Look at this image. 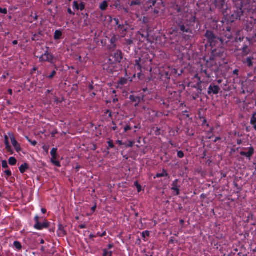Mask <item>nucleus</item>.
Returning <instances> with one entry per match:
<instances>
[{
  "label": "nucleus",
  "instance_id": "1",
  "mask_svg": "<svg viewBox=\"0 0 256 256\" xmlns=\"http://www.w3.org/2000/svg\"><path fill=\"white\" fill-rule=\"evenodd\" d=\"M196 18L193 15L178 20L176 21V32L182 35L184 40H190L192 38V27L196 23Z\"/></svg>",
  "mask_w": 256,
  "mask_h": 256
},
{
  "label": "nucleus",
  "instance_id": "2",
  "mask_svg": "<svg viewBox=\"0 0 256 256\" xmlns=\"http://www.w3.org/2000/svg\"><path fill=\"white\" fill-rule=\"evenodd\" d=\"M204 36L212 48L214 47L218 48L222 46L223 45V40L216 36L214 32L211 30H206Z\"/></svg>",
  "mask_w": 256,
  "mask_h": 256
},
{
  "label": "nucleus",
  "instance_id": "3",
  "mask_svg": "<svg viewBox=\"0 0 256 256\" xmlns=\"http://www.w3.org/2000/svg\"><path fill=\"white\" fill-rule=\"evenodd\" d=\"M234 4V13L230 17V20L234 22V20L240 19L241 16L243 14V0H233Z\"/></svg>",
  "mask_w": 256,
  "mask_h": 256
},
{
  "label": "nucleus",
  "instance_id": "4",
  "mask_svg": "<svg viewBox=\"0 0 256 256\" xmlns=\"http://www.w3.org/2000/svg\"><path fill=\"white\" fill-rule=\"evenodd\" d=\"M36 56L39 58L40 62H48L52 64H55V57L50 52V48L48 46L46 47V50L44 54Z\"/></svg>",
  "mask_w": 256,
  "mask_h": 256
},
{
  "label": "nucleus",
  "instance_id": "5",
  "mask_svg": "<svg viewBox=\"0 0 256 256\" xmlns=\"http://www.w3.org/2000/svg\"><path fill=\"white\" fill-rule=\"evenodd\" d=\"M160 74L162 78L169 80L172 76L178 74V70L172 67L168 66L165 68L164 70L160 72Z\"/></svg>",
  "mask_w": 256,
  "mask_h": 256
},
{
  "label": "nucleus",
  "instance_id": "6",
  "mask_svg": "<svg viewBox=\"0 0 256 256\" xmlns=\"http://www.w3.org/2000/svg\"><path fill=\"white\" fill-rule=\"evenodd\" d=\"M123 58L122 51L117 50L110 56L109 61L111 64L120 63Z\"/></svg>",
  "mask_w": 256,
  "mask_h": 256
},
{
  "label": "nucleus",
  "instance_id": "7",
  "mask_svg": "<svg viewBox=\"0 0 256 256\" xmlns=\"http://www.w3.org/2000/svg\"><path fill=\"white\" fill-rule=\"evenodd\" d=\"M40 217L36 215L34 217V220L35 222V224L34 226V228L37 230H42L44 228H48L50 223L47 220H45L42 223H41L39 221Z\"/></svg>",
  "mask_w": 256,
  "mask_h": 256
},
{
  "label": "nucleus",
  "instance_id": "8",
  "mask_svg": "<svg viewBox=\"0 0 256 256\" xmlns=\"http://www.w3.org/2000/svg\"><path fill=\"white\" fill-rule=\"evenodd\" d=\"M216 7L221 10L223 14L226 16L228 15V6L226 3V0H216Z\"/></svg>",
  "mask_w": 256,
  "mask_h": 256
},
{
  "label": "nucleus",
  "instance_id": "9",
  "mask_svg": "<svg viewBox=\"0 0 256 256\" xmlns=\"http://www.w3.org/2000/svg\"><path fill=\"white\" fill-rule=\"evenodd\" d=\"M250 146L248 148H242L244 150L240 151V154L242 156L246 157L248 159L250 160L254 154V148L250 144Z\"/></svg>",
  "mask_w": 256,
  "mask_h": 256
},
{
  "label": "nucleus",
  "instance_id": "10",
  "mask_svg": "<svg viewBox=\"0 0 256 256\" xmlns=\"http://www.w3.org/2000/svg\"><path fill=\"white\" fill-rule=\"evenodd\" d=\"M57 150L56 148H52L50 152V154L52 156L51 162L52 164L58 167H60V163L59 161L56 160L57 158Z\"/></svg>",
  "mask_w": 256,
  "mask_h": 256
},
{
  "label": "nucleus",
  "instance_id": "11",
  "mask_svg": "<svg viewBox=\"0 0 256 256\" xmlns=\"http://www.w3.org/2000/svg\"><path fill=\"white\" fill-rule=\"evenodd\" d=\"M220 90V88L214 84H211L208 88V95L218 94Z\"/></svg>",
  "mask_w": 256,
  "mask_h": 256
},
{
  "label": "nucleus",
  "instance_id": "12",
  "mask_svg": "<svg viewBox=\"0 0 256 256\" xmlns=\"http://www.w3.org/2000/svg\"><path fill=\"white\" fill-rule=\"evenodd\" d=\"M8 135L10 137L12 144L13 146L14 147L15 150H16V152H19L22 150V148L20 144L17 142L12 134L9 133Z\"/></svg>",
  "mask_w": 256,
  "mask_h": 256
},
{
  "label": "nucleus",
  "instance_id": "13",
  "mask_svg": "<svg viewBox=\"0 0 256 256\" xmlns=\"http://www.w3.org/2000/svg\"><path fill=\"white\" fill-rule=\"evenodd\" d=\"M137 37L140 42H144V40L148 41L149 34L148 30H142L137 34Z\"/></svg>",
  "mask_w": 256,
  "mask_h": 256
},
{
  "label": "nucleus",
  "instance_id": "14",
  "mask_svg": "<svg viewBox=\"0 0 256 256\" xmlns=\"http://www.w3.org/2000/svg\"><path fill=\"white\" fill-rule=\"evenodd\" d=\"M144 94H142V96H136L134 95H130V96L129 98L132 102H136V104H134V106L136 107L138 106L139 104L141 102V101L144 100Z\"/></svg>",
  "mask_w": 256,
  "mask_h": 256
},
{
  "label": "nucleus",
  "instance_id": "15",
  "mask_svg": "<svg viewBox=\"0 0 256 256\" xmlns=\"http://www.w3.org/2000/svg\"><path fill=\"white\" fill-rule=\"evenodd\" d=\"M86 6L85 3L83 2H80V3L74 0L73 2L74 8L77 10L82 11L84 10Z\"/></svg>",
  "mask_w": 256,
  "mask_h": 256
},
{
  "label": "nucleus",
  "instance_id": "16",
  "mask_svg": "<svg viewBox=\"0 0 256 256\" xmlns=\"http://www.w3.org/2000/svg\"><path fill=\"white\" fill-rule=\"evenodd\" d=\"M220 47L218 48L213 49L212 50V55L214 57H222L223 56L224 50L222 48H219Z\"/></svg>",
  "mask_w": 256,
  "mask_h": 256
},
{
  "label": "nucleus",
  "instance_id": "17",
  "mask_svg": "<svg viewBox=\"0 0 256 256\" xmlns=\"http://www.w3.org/2000/svg\"><path fill=\"white\" fill-rule=\"evenodd\" d=\"M118 29L120 32L122 36H124L129 29V26L126 24H119Z\"/></svg>",
  "mask_w": 256,
  "mask_h": 256
},
{
  "label": "nucleus",
  "instance_id": "18",
  "mask_svg": "<svg viewBox=\"0 0 256 256\" xmlns=\"http://www.w3.org/2000/svg\"><path fill=\"white\" fill-rule=\"evenodd\" d=\"M178 180H176L172 182V184L171 190L176 192V196H178L180 194V189H179L178 185Z\"/></svg>",
  "mask_w": 256,
  "mask_h": 256
},
{
  "label": "nucleus",
  "instance_id": "19",
  "mask_svg": "<svg viewBox=\"0 0 256 256\" xmlns=\"http://www.w3.org/2000/svg\"><path fill=\"white\" fill-rule=\"evenodd\" d=\"M254 58L252 56L248 57L246 59H244L242 60V62L244 64L247 65V66L249 68H251L253 66L254 63L253 60Z\"/></svg>",
  "mask_w": 256,
  "mask_h": 256
},
{
  "label": "nucleus",
  "instance_id": "20",
  "mask_svg": "<svg viewBox=\"0 0 256 256\" xmlns=\"http://www.w3.org/2000/svg\"><path fill=\"white\" fill-rule=\"evenodd\" d=\"M58 234L60 236H63L66 234V232L64 230V226L61 224L58 225Z\"/></svg>",
  "mask_w": 256,
  "mask_h": 256
},
{
  "label": "nucleus",
  "instance_id": "21",
  "mask_svg": "<svg viewBox=\"0 0 256 256\" xmlns=\"http://www.w3.org/2000/svg\"><path fill=\"white\" fill-rule=\"evenodd\" d=\"M250 124L253 126L254 128L256 130V112H254L250 118Z\"/></svg>",
  "mask_w": 256,
  "mask_h": 256
},
{
  "label": "nucleus",
  "instance_id": "22",
  "mask_svg": "<svg viewBox=\"0 0 256 256\" xmlns=\"http://www.w3.org/2000/svg\"><path fill=\"white\" fill-rule=\"evenodd\" d=\"M116 40H117V38H116V36H114L111 38L110 40V42L112 46L110 48V50H114L116 48Z\"/></svg>",
  "mask_w": 256,
  "mask_h": 256
},
{
  "label": "nucleus",
  "instance_id": "23",
  "mask_svg": "<svg viewBox=\"0 0 256 256\" xmlns=\"http://www.w3.org/2000/svg\"><path fill=\"white\" fill-rule=\"evenodd\" d=\"M62 32L60 30H56L54 33V38L55 40L62 38Z\"/></svg>",
  "mask_w": 256,
  "mask_h": 256
},
{
  "label": "nucleus",
  "instance_id": "24",
  "mask_svg": "<svg viewBox=\"0 0 256 256\" xmlns=\"http://www.w3.org/2000/svg\"><path fill=\"white\" fill-rule=\"evenodd\" d=\"M29 168V165L27 163L22 164L19 168V170L21 174H24L26 170Z\"/></svg>",
  "mask_w": 256,
  "mask_h": 256
},
{
  "label": "nucleus",
  "instance_id": "25",
  "mask_svg": "<svg viewBox=\"0 0 256 256\" xmlns=\"http://www.w3.org/2000/svg\"><path fill=\"white\" fill-rule=\"evenodd\" d=\"M202 81L200 80V82H198L196 84L192 86V88L197 89L198 91L200 92V93H202Z\"/></svg>",
  "mask_w": 256,
  "mask_h": 256
},
{
  "label": "nucleus",
  "instance_id": "26",
  "mask_svg": "<svg viewBox=\"0 0 256 256\" xmlns=\"http://www.w3.org/2000/svg\"><path fill=\"white\" fill-rule=\"evenodd\" d=\"M108 7V3L106 0L103 1L101 4H100V8L102 10H106Z\"/></svg>",
  "mask_w": 256,
  "mask_h": 256
},
{
  "label": "nucleus",
  "instance_id": "27",
  "mask_svg": "<svg viewBox=\"0 0 256 256\" xmlns=\"http://www.w3.org/2000/svg\"><path fill=\"white\" fill-rule=\"evenodd\" d=\"M168 176V173L166 172V171L164 169L162 170V173H158L156 174V176L155 178H162V177H164V176Z\"/></svg>",
  "mask_w": 256,
  "mask_h": 256
},
{
  "label": "nucleus",
  "instance_id": "28",
  "mask_svg": "<svg viewBox=\"0 0 256 256\" xmlns=\"http://www.w3.org/2000/svg\"><path fill=\"white\" fill-rule=\"evenodd\" d=\"M14 246L18 250H20L22 249V245L21 243L18 241H14Z\"/></svg>",
  "mask_w": 256,
  "mask_h": 256
},
{
  "label": "nucleus",
  "instance_id": "29",
  "mask_svg": "<svg viewBox=\"0 0 256 256\" xmlns=\"http://www.w3.org/2000/svg\"><path fill=\"white\" fill-rule=\"evenodd\" d=\"M141 4V0H134L130 2V5L131 6H140Z\"/></svg>",
  "mask_w": 256,
  "mask_h": 256
},
{
  "label": "nucleus",
  "instance_id": "30",
  "mask_svg": "<svg viewBox=\"0 0 256 256\" xmlns=\"http://www.w3.org/2000/svg\"><path fill=\"white\" fill-rule=\"evenodd\" d=\"M17 160L14 157H10L8 159L9 164L11 166H14L16 164Z\"/></svg>",
  "mask_w": 256,
  "mask_h": 256
},
{
  "label": "nucleus",
  "instance_id": "31",
  "mask_svg": "<svg viewBox=\"0 0 256 256\" xmlns=\"http://www.w3.org/2000/svg\"><path fill=\"white\" fill-rule=\"evenodd\" d=\"M242 51L244 53V54L246 56L250 52V50L248 48V46L247 45L245 44L244 46L242 48Z\"/></svg>",
  "mask_w": 256,
  "mask_h": 256
},
{
  "label": "nucleus",
  "instance_id": "32",
  "mask_svg": "<svg viewBox=\"0 0 256 256\" xmlns=\"http://www.w3.org/2000/svg\"><path fill=\"white\" fill-rule=\"evenodd\" d=\"M140 62H141V58H138V59H137L136 60V66L137 68V69L138 70H141V68H142V66H141V64H140Z\"/></svg>",
  "mask_w": 256,
  "mask_h": 256
},
{
  "label": "nucleus",
  "instance_id": "33",
  "mask_svg": "<svg viewBox=\"0 0 256 256\" xmlns=\"http://www.w3.org/2000/svg\"><path fill=\"white\" fill-rule=\"evenodd\" d=\"M124 44L127 46H130L134 44V42L131 39H125Z\"/></svg>",
  "mask_w": 256,
  "mask_h": 256
},
{
  "label": "nucleus",
  "instance_id": "34",
  "mask_svg": "<svg viewBox=\"0 0 256 256\" xmlns=\"http://www.w3.org/2000/svg\"><path fill=\"white\" fill-rule=\"evenodd\" d=\"M108 147L107 148L108 150H109L110 148H115V146L114 145L113 143L112 140H110L108 142Z\"/></svg>",
  "mask_w": 256,
  "mask_h": 256
},
{
  "label": "nucleus",
  "instance_id": "35",
  "mask_svg": "<svg viewBox=\"0 0 256 256\" xmlns=\"http://www.w3.org/2000/svg\"><path fill=\"white\" fill-rule=\"evenodd\" d=\"M135 186L137 188L138 192H140L142 190V186L141 185L138 183V181H136L134 184Z\"/></svg>",
  "mask_w": 256,
  "mask_h": 256
},
{
  "label": "nucleus",
  "instance_id": "36",
  "mask_svg": "<svg viewBox=\"0 0 256 256\" xmlns=\"http://www.w3.org/2000/svg\"><path fill=\"white\" fill-rule=\"evenodd\" d=\"M5 146H6V150L8 152H10L11 154H13V151H12V146H10V144H6V145H5Z\"/></svg>",
  "mask_w": 256,
  "mask_h": 256
},
{
  "label": "nucleus",
  "instance_id": "37",
  "mask_svg": "<svg viewBox=\"0 0 256 256\" xmlns=\"http://www.w3.org/2000/svg\"><path fill=\"white\" fill-rule=\"evenodd\" d=\"M5 146H6V150L8 152H10L11 154H13V151H12V146H10V144H6V145H5Z\"/></svg>",
  "mask_w": 256,
  "mask_h": 256
},
{
  "label": "nucleus",
  "instance_id": "38",
  "mask_svg": "<svg viewBox=\"0 0 256 256\" xmlns=\"http://www.w3.org/2000/svg\"><path fill=\"white\" fill-rule=\"evenodd\" d=\"M112 252H108L106 250H104L102 256H112Z\"/></svg>",
  "mask_w": 256,
  "mask_h": 256
},
{
  "label": "nucleus",
  "instance_id": "39",
  "mask_svg": "<svg viewBox=\"0 0 256 256\" xmlns=\"http://www.w3.org/2000/svg\"><path fill=\"white\" fill-rule=\"evenodd\" d=\"M26 139L30 142L33 146H36L37 144V142L36 140H31L28 136H26Z\"/></svg>",
  "mask_w": 256,
  "mask_h": 256
},
{
  "label": "nucleus",
  "instance_id": "40",
  "mask_svg": "<svg viewBox=\"0 0 256 256\" xmlns=\"http://www.w3.org/2000/svg\"><path fill=\"white\" fill-rule=\"evenodd\" d=\"M56 70H53L50 74L49 76H46V78H48L49 79H52L56 75Z\"/></svg>",
  "mask_w": 256,
  "mask_h": 256
},
{
  "label": "nucleus",
  "instance_id": "41",
  "mask_svg": "<svg viewBox=\"0 0 256 256\" xmlns=\"http://www.w3.org/2000/svg\"><path fill=\"white\" fill-rule=\"evenodd\" d=\"M202 94V93H200L199 92H198L197 93H194L192 94V98L194 100L198 99L200 96Z\"/></svg>",
  "mask_w": 256,
  "mask_h": 256
},
{
  "label": "nucleus",
  "instance_id": "42",
  "mask_svg": "<svg viewBox=\"0 0 256 256\" xmlns=\"http://www.w3.org/2000/svg\"><path fill=\"white\" fill-rule=\"evenodd\" d=\"M184 156V153L182 151L180 150L178 151V156L180 158H183Z\"/></svg>",
  "mask_w": 256,
  "mask_h": 256
},
{
  "label": "nucleus",
  "instance_id": "43",
  "mask_svg": "<svg viewBox=\"0 0 256 256\" xmlns=\"http://www.w3.org/2000/svg\"><path fill=\"white\" fill-rule=\"evenodd\" d=\"M127 80L124 78H122L120 80L118 84L121 85H124L126 83Z\"/></svg>",
  "mask_w": 256,
  "mask_h": 256
},
{
  "label": "nucleus",
  "instance_id": "44",
  "mask_svg": "<svg viewBox=\"0 0 256 256\" xmlns=\"http://www.w3.org/2000/svg\"><path fill=\"white\" fill-rule=\"evenodd\" d=\"M150 234V232L148 230L144 231L142 232V236L143 238H146V236H149Z\"/></svg>",
  "mask_w": 256,
  "mask_h": 256
},
{
  "label": "nucleus",
  "instance_id": "45",
  "mask_svg": "<svg viewBox=\"0 0 256 256\" xmlns=\"http://www.w3.org/2000/svg\"><path fill=\"white\" fill-rule=\"evenodd\" d=\"M132 127L130 124H126V126L124 128V132H126L128 130H132Z\"/></svg>",
  "mask_w": 256,
  "mask_h": 256
},
{
  "label": "nucleus",
  "instance_id": "46",
  "mask_svg": "<svg viewBox=\"0 0 256 256\" xmlns=\"http://www.w3.org/2000/svg\"><path fill=\"white\" fill-rule=\"evenodd\" d=\"M0 13L6 14L8 13V10L6 8H0Z\"/></svg>",
  "mask_w": 256,
  "mask_h": 256
},
{
  "label": "nucleus",
  "instance_id": "47",
  "mask_svg": "<svg viewBox=\"0 0 256 256\" xmlns=\"http://www.w3.org/2000/svg\"><path fill=\"white\" fill-rule=\"evenodd\" d=\"M2 166L4 168H8V164L6 160H4L2 161Z\"/></svg>",
  "mask_w": 256,
  "mask_h": 256
},
{
  "label": "nucleus",
  "instance_id": "48",
  "mask_svg": "<svg viewBox=\"0 0 256 256\" xmlns=\"http://www.w3.org/2000/svg\"><path fill=\"white\" fill-rule=\"evenodd\" d=\"M4 172L6 174L8 177H10L12 176V172L10 170H6Z\"/></svg>",
  "mask_w": 256,
  "mask_h": 256
},
{
  "label": "nucleus",
  "instance_id": "49",
  "mask_svg": "<svg viewBox=\"0 0 256 256\" xmlns=\"http://www.w3.org/2000/svg\"><path fill=\"white\" fill-rule=\"evenodd\" d=\"M202 72L204 74L206 75V76L207 78H210V74L208 73L207 70H202Z\"/></svg>",
  "mask_w": 256,
  "mask_h": 256
},
{
  "label": "nucleus",
  "instance_id": "50",
  "mask_svg": "<svg viewBox=\"0 0 256 256\" xmlns=\"http://www.w3.org/2000/svg\"><path fill=\"white\" fill-rule=\"evenodd\" d=\"M206 125V126L207 127H209L210 126V124H208L207 123V120H206V118H203V120H202V126H204V125Z\"/></svg>",
  "mask_w": 256,
  "mask_h": 256
},
{
  "label": "nucleus",
  "instance_id": "51",
  "mask_svg": "<svg viewBox=\"0 0 256 256\" xmlns=\"http://www.w3.org/2000/svg\"><path fill=\"white\" fill-rule=\"evenodd\" d=\"M4 144L5 145L10 144L9 141H8V136L5 135L4 136Z\"/></svg>",
  "mask_w": 256,
  "mask_h": 256
},
{
  "label": "nucleus",
  "instance_id": "52",
  "mask_svg": "<svg viewBox=\"0 0 256 256\" xmlns=\"http://www.w3.org/2000/svg\"><path fill=\"white\" fill-rule=\"evenodd\" d=\"M134 143L135 142L134 141H130V142H128V143L127 146L128 147L132 148L134 146Z\"/></svg>",
  "mask_w": 256,
  "mask_h": 256
},
{
  "label": "nucleus",
  "instance_id": "53",
  "mask_svg": "<svg viewBox=\"0 0 256 256\" xmlns=\"http://www.w3.org/2000/svg\"><path fill=\"white\" fill-rule=\"evenodd\" d=\"M106 232H103L102 234H100V232H98L96 235H97V236H100V237H103L104 236H106Z\"/></svg>",
  "mask_w": 256,
  "mask_h": 256
},
{
  "label": "nucleus",
  "instance_id": "54",
  "mask_svg": "<svg viewBox=\"0 0 256 256\" xmlns=\"http://www.w3.org/2000/svg\"><path fill=\"white\" fill-rule=\"evenodd\" d=\"M68 12L70 14H72V16H74L75 15V13L74 12H72L71 8H68Z\"/></svg>",
  "mask_w": 256,
  "mask_h": 256
},
{
  "label": "nucleus",
  "instance_id": "55",
  "mask_svg": "<svg viewBox=\"0 0 256 256\" xmlns=\"http://www.w3.org/2000/svg\"><path fill=\"white\" fill-rule=\"evenodd\" d=\"M234 134L235 136L239 138L242 136V134L238 132H235Z\"/></svg>",
  "mask_w": 256,
  "mask_h": 256
},
{
  "label": "nucleus",
  "instance_id": "56",
  "mask_svg": "<svg viewBox=\"0 0 256 256\" xmlns=\"http://www.w3.org/2000/svg\"><path fill=\"white\" fill-rule=\"evenodd\" d=\"M114 20L115 22L116 25L118 26V27L119 24H120L119 20L118 18H114Z\"/></svg>",
  "mask_w": 256,
  "mask_h": 256
},
{
  "label": "nucleus",
  "instance_id": "57",
  "mask_svg": "<svg viewBox=\"0 0 256 256\" xmlns=\"http://www.w3.org/2000/svg\"><path fill=\"white\" fill-rule=\"evenodd\" d=\"M93 82H92L91 84H90V85L88 86V88L90 90H92L94 89V86H93Z\"/></svg>",
  "mask_w": 256,
  "mask_h": 256
},
{
  "label": "nucleus",
  "instance_id": "58",
  "mask_svg": "<svg viewBox=\"0 0 256 256\" xmlns=\"http://www.w3.org/2000/svg\"><path fill=\"white\" fill-rule=\"evenodd\" d=\"M86 228V225L85 224H81L78 226V228L80 229H84Z\"/></svg>",
  "mask_w": 256,
  "mask_h": 256
},
{
  "label": "nucleus",
  "instance_id": "59",
  "mask_svg": "<svg viewBox=\"0 0 256 256\" xmlns=\"http://www.w3.org/2000/svg\"><path fill=\"white\" fill-rule=\"evenodd\" d=\"M239 70L238 69H236L233 71V74L234 75H238Z\"/></svg>",
  "mask_w": 256,
  "mask_h": 256
},
{
  "label": "nucleus",
  "instance_id": "60",
  "mask_svg": "<svg viewBox=\"0 0 256 256\" xmlns=\"http://www.w3.org/2000/svg\"><path fill=\"white\" fill-rule=\"evenodd\" d=\"M122 9L123 10L124 13L128 14L129 12V10L128 8H122Z\"/></svg>",
  "mask_w": 256,
  "mask_h": 256
},
{
  "label": "nucleus",
  "instance_id": "61",
  "mask_svg": "<svg viewBox=\"0 0 256 256\" xmlns=\"http://www.w3.org/2000/svg\"><path fill=\"white\" fill-rule=\"evenodd\" d=\"M56 134H58V130H53L52 132V136L54 137Z\"/></svg>",
  "mask_w": 256,
  "mask_h": 256
},
{
  "label": "nucleus",
  "instance_id": "62",
  "mask_svg": "<svg viewBox=\"0 0 256 256\" xmlns=\"http://www.w3.org/2000/svg\"><path fill=\"white\" fill-rule=\"evenodd\" d=\"M194 78H196L198 80V82H200V80H201L200 78L198 76V74H195Z\"/></svg>",
  "mask_w": 256,
  "mask_h": 256
},
{
  "label": "nucleus",
  "instance_id": "63",
  "mask_svg": "<svg viewBox=\"0 0 256 256\" xmlns=\"http://www.w3.org/2000/svg\"><path fill=\"white\" fill-rule=\"evenodd\" d=\"M221 176H222V178H225L227 176V174L226 172H222L221 174Z\"/></svg>",
  "mask_w": 256,
  "mask_h": 256
},
{
  "label": "nucleus",
  "instance_id": "64",
  "mask_svg": "<svg viewBox=\"0 0 256 256\" xmlns=\"http://www.w3.org/2000/svg\"><path fill=\"white\" fill-rule=\"evenodd\" d=\"M236 142H237V144L238 145H240V144H241L242 143V140L241 139H238V140H237Z\"/></svg>",
  "mask_w": 256,
  "mask_h": 256
}]
</instances>
